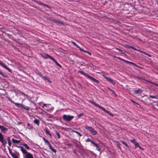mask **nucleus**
<instances>
[{
	"label": "nucleus",
	"mask_w": 158,
	"mask_h": 158,
	"mask_svg": "<svg viewBox=\"0 0 158 158\" xmlns=\"http://www.w3.org/2000/svg\"><path fill=\"white\" fill-rule=\"evenodd\" d=\"M78 73H80L84 76L85 77H87L88 79L93 82H96L97 84H99L100 83L99 81L98 80L92 77L89 75L87 73H85L83 71L79 70L78 71Z\"/></svg>",
	"instance_id": "nucleus-1"
},
{
	"label": "nucleus",
	"mask_w": 158,
	"mask_h": 158,
	"mask_svg": "<svg viewBox=\"0 0 158 158\" xmlns=\"http://www.w3.org/2000/svg\"><path fill=\"white\" fill-rule=\"evenodd\" d=\"M15 147L20 148L22 152L25 154V158H34L31 154L27 152L22 147L18 146H16Z\"/></svg>",
	"instance_id": "nucleus-2"
},
{
	"label": "nucleus",
	"mask_w": 158,
	"mask_h": 158,
	"mask_svg": "<svg viewBox=\"0 0 158 158\" xmlns=\"http://www.w3.org/2000/svg\"><path fill=\"white\" fill-rule=\"evenodd\" d=\"M91 103L94 105L95 106L97 107L99 109H102V110L106 113L108 114L111 117L114 116V115L112 114L109 111L106 110L105 108L102 107L99 104L96 103L95 102L93 101H90Z\"/></svg>",
	"instance_id": "nucleus-3"
},
{
	"label": "nucleus",
	"mask_w": 158,
	"mask_h": 158,
	"mask_svg": "<svg viewBox=\"0 0 158 158\" xmlns=\"http://www.w3.org/2000/svg\"><path fill=\"white\" fill-rule=\"evenodd\" d=\"M85 128L88 131H89L93 135H95L98 133L97 131L92 127L86 126Z\"/></svg>",
	"instance_id": "nucleus-4"
},
{
	"label": "nucleus",
	"mask_w": 158,
	"mask_h": 158,
	"mask_svg": "<svg viewBox=\"0 0 158 158\" xmlns=\"http://www.w3.org/2000/svg\"><path fill=\"white\" fill-rule=\"evenodd\" d=\"M62 118L64 121L69 122L71 121L73 118L74 116L64 114Z\"/></svg>",
	"instance_id": "nucleus-5"
},
{
	"label": "nucleus",
	"mask_w": 158,
	"mask_h": 158,
	"mask_svg": "<svg viewBox=\"0 0 158 158\" xmlns=\"http://www.w3.org/2000/svg\"><path fill=\"white\" fill-rule=\"evenodd\" d=\"M13 103L17 106H20V107L27 110H30V108L28 107H26L24 106L22 104H21L15 102H14Z\"/></svg>",
	"instance_id": "nucleus-6"
},
{
	"label": "nucleus",
	"mask_w": 158,
	"mask_h": 158,
	"mask_svg": "<svg viewBox=\"0 0 158 158\" xmlns=\"http://www.w3.org/2000/svg\"><path fill=\"white\" fill-rule=\"evenodd\" d=\"M104 77L105 79H106L109 82L111 83L113 85H114L115 84V81L112 80L111 78L107 77L105 76H104Z\"/></svg>",
	"instance_id": "nucleus-7"
},
{
	"label": "nucleus",
	"mask_w": 158,
	"mask_h": 158,
	"mask_svg": "<svg viewBox=\"0 0 158 158\" xmlns=\"http://www.w3.org/2000/svg\"><path fill=\"white\" fill-rule=\"evenodd\" d=\"M0 141L3 145H6L7 143L6 141L4 139L3 136L1 133H0Z\"/></svg>",
	"instance_id": "nucleus-8"
},
{
	"label": "nucleus",
	"mask_w": 158,
	"mask_h": 158,
	"mask_svg": "<svg viewBox=\"0 0 158 158\" xmlns=\"http://www.w3.org/2000/svg\"><path fill=\"white\" fill-rule=\"evenodd\" d=\"M0 65L6 69L9 72L12 73L11 71V69L8 68L6 65L4 64L3 63H2V61L0 60Z\"/></svg>",
	"instance_id": "nucleus-9"
},
{
	"label": "nucleus",
	"mask_w": 158,
	"mask_h": 158,
	"mask_svg": "<svg viewBox=\"0 0 158 158\" xmlns=\"http://www.w3.org/2000/svg\"><path fill=\"white\" fill-rule=\"evenodd\" d=\"M119 60L123 61H124V62H125V63H127V64H133L134 65H135V66L138 67V65L137 64H135L134 63H133L132 62L128 61V60H124L123 59H122L121 58H120V59Z\"/></svg>",
	"instance_id": "nucleus-10"
},
{
	"label": "nucleus",
	"mask_w": 158,
	"mask_h": 158,
	"mask_svg": "<svg viewBox=\"0 0 158 158\" xmlns=\"http://www.w3.org/2000/svg\"><path fill=\"white\" fill-rule=\"evenodd\" d=\"M51 21L55 23H57L58 24H60L61 25L63 24V23L61 22V21L58 20L57 19H52Z\"/></svg>",
	"instance_id": "nucleus-11"
},
{
	"label": "nucleus",
	"mask_w": 158,
	"mask_h": 158,
	"mask_svg": "<svg viewBox=\"0 0 158 158\" xmlns=\"http://www.w3.org/2000/svg\"><path fill=\"white\" fill-rule=\"evenodd\" d=\"M47 145L49 146L50 149L54 153H56V150L54 148H53L50 143L48 141V142L46 143Z\"/></svg>",
	"instance_id": "nucleus-12"
},
{
	"label": "nucleus",
	"mask_w": 158,
	"mask_h": 158,
	"mask_svg": "<svg viewBox=\"0 0 158 158\" xmlns=\"http://www.w3.org/2000/svg\"><path fill=\"white\" fill-rule=\"evenodd\" d=\"M47 145L49 146L50 149L54 153H56V150L54 148H53L50 143L48 141V142L46 143Z\"/></svg>",
	"instance_id": "nucleus-13"
},
{
	"label": "nucleus",
	"mask_w": 158,
	"mask_h": 158,
	"mask_svg": "<svg viewBox=\"0 0 158 158\" xmlns=\"http://www.w3.org/2000/svg\"><path fill=\"white\" fill-rule=\"evenodd\" d=\"M129 48H131L132 49H133L134 50H135V51H138V52H139L141 53H144L145 55H148L147 53L145 52L141 51L140 50H138V49H136L134 47H132V46H130Z\"/></svg>",
	"instance_id": "nucleus-14"
},
{
	"label": "nucleus",
	"mask_w": 158,
	"mask_h": 158,
	"mask_svg": "<svg viewBox=\"0 0 158 158\" xmlns=\"http://www.w3.org/2000/svg\"><path fill=\"white\" fill-rule=\"evenodd\" d=\"M142 91L143 90L142 89H139L137 90H135L134 91V93L136 94H141Z\"/></svg>",
	"instance_id": "nucleus-15"
},
{
	"label": "nucleus",
	"mask_w": 158,
	"mask_h": 158,
	"mask_svg": "<svg viewBox=\"0 0 158 158\" xmlns=\"http://www.w3.org/2000/svg\"><path fill=\"white\" fill-rule=\"evenodd\" d=\"M42 57L43 58H44V59H47L48 58H50L52 60L53 59L52 57V56H50L48 54H45L44 55V56H43Z\"/></svg>",
	"instance_id": "nucleus-16"
},
{
	"label": "nucleus",
	"mask_w": 158,
	"mask_h": 158,
	"mask_svg": "<svg viewBox=\"0 0 158 158\" xmlns=\"http://www.w3.org/2000/svg\"><path fill=\"white\" fill-rule=\"evenodd\" d=\"M44 131L46 134H48L49 136H50L51 137H52V134L49 132V130L47 128H45V129H44Z\"/></svg>",
	"instance_id": "nucleus-17"
},
{
	"label": "nucleus",
	"mask_w": 158,
	"mask_h": 158,
	"mask_svg": "<svg viewBox=\"0 0 158 158\" xmlns=\"http://www.w3.org/2000/svg\"><path fill=\"white\" fill-rule=\"evenodd\" d=\"M0 128L1 130V131H2L3 132V133H5L6 132V131L8 129L5 127H3L2 126H1V127H0Z\"/></svg>",
	"instance_id": "nucleus-18"
},
{
	"label": "nucleus",
	"mask_w": 158,
	"mask_h": 158,
	"mask_svg": "<svg viewBox=\"0 0 158 158\" xmlns=\"http://www.w3.org/2000/svg\"><path fill=\"white\" fill-rule=\"evenodd\" d=\"M12 141L13 143H19L20 142V140H17L14 138L12 139Z\"/></svg>",
	"instance_id": "nucleus-19"
},
{
	"label": "nucleus",
	"mask_w": 158,
	"mask_h": 158,
	"mask_svg": "<svg viewBox=\"0 0 158 158\" xmlns=\"http://www.w3.org/2000/svg\"><path fill=\"white\" fill-rule=\"evenodd\" d=\"M93 145L96 147V149L97 150L100 151L101 149L99 146H98V144L96 143H93Z\"/></svg>",
	"instance_id": "nucleus-20"
},
{
	"label": "nucleus",
	"mask_w": 158,
	"mask_h": 158,
	"mask_svg": "<svg viewBox=\"0 0 158 158\" xmlns=\"http://www.w3.org/2000/svg\"><path fill=\"white\" fill-rule=\"evenodd\" d=\"M52 60H53L56 64L58 66H59L60 68H61V65L59 63H58L56 61V60L54 58H53V59Z\"/></svg>",
	"instance_id": "nucleus-21"
},
{
	"label": "nucleus",
	"mask_w": 158,
	"mask_h": 158,
	"mask_svg": "<svg viewBox=\"0 0 158 158\" xmlns=\"http://www.w3.org/2000/svg\"><path fill=\"white\" fill-rule=\"evenodd\" d=\"M38 4L39 5H42V6H45L48 8H49V6L47 5V4H44L42 2H38Z\"/></svg>",
	"instance_id": "nucleus-22"
},
{
	"label": "nucleus",
	"mask_w": 158,
	"mask_h": 158,
	"mask_svg": "<svg viewBox=\"0 0 158 158\" xmlns=\"http://www.w3.org/2000/svg\"><path fill=\"white\" fill-rule=\"evenodd\" d=\"M34 123L37 125V126H39L40 125V121L38 119H35L34 120Z\"/></svg>",
	"instance_id": "nucleus-23"
},
{
	"label": "nucleus",
	"mask_w": 158,
	"mask_h": 158,
	"mask_svg": "<svg viewBox=\"0 0 158 158\" xmlns=\"http://www.w3.org/2000/svg\"><path fill=\"white\" fill-rule=\"evenodd\" d=\"M22 145L25 147V148L28 149V150H30V147L28 146V145L26 144V143H24L22 144Z\"/></svg>",
	"instance_id": "nucleus-24"
},
{
	"label": "nucleus",
	"mask_w": 158,
	"mask_h": 158,
	"mask_svg": "<svg viewBox=\"0 0 158 158\" xmlns=\"http://www.w3.org/2000/svg\"><path fill=\"white\" fill-rule=\"evenodd\" d=\"M0 74L2 75L3 77L5 78H7L8 77V76L5 73H4L0 71Z\"/></svg>",
	"instance_id": "nucleus-25"
},
{
	"label": "nucleus",
	"mask_w": 158,
	"mask_h": 158,
	"mask_svg": "<svg viewBox=\"0 0 158 158\" xmlns=\"http://www.w3.org/2000/svg\"><path fill=\"white\" fill-rule=\"evenodd\" d=\"M72 132H74V133L77 134H78L79 135V137H81L82 136V135L79 132L76 131L72 130Z\"/></svg>",
	"instance_id": "nucleus-26"
},
{
	"label": "nucleus",
	"mask_w": 158,
	"mask_h": 158,
	"mask_svg": "<svg viewBox=\"0 0 158 158\" xmlns=\"http://www.w3.org/2000/svg\"><path fill=\"white\" fill-rule=\"evenodd\" d=\"M71 43L72 44H73L74 46H75L77 48H79L80 47L75 42L72 41Z\"/></svg>",
	"instance_id": "nucleus-27"
},
{
	"label": "nucleus",
	"mask_w": 158,
	"mask_h": 158,
	"mask_svg": "<svg viewBox=\"0 0 158 158\" xmlns=\"http://www.w3.org/2000/svg\"><path fill=\"white\" fill-rule=\"evenodd\" d=\"M116 143H117V146L118 147L120 150H121V147H120V143H119V142L118 141H117L116 142Z\"/></svg>",
	"instance_id": "nucleus-28"
},
{
	"label": "nucleus",
	"mask_w": 158,
	"mask_h": 158,
	"mask_svg": "<svg viewBox=\"0 0 158 158\" xmlns=\"http://www.w3.org/2000/svg\"><path fill=\"white\" fill-rule=\"evenodd\" d=\"M86 142H91V143L92 144H94V143H95L94 142V141H92L89 138H88L86 139Z\"/></svg>",
	"instance_id": "nucleus-29"
},
{
	"label": "nucleus",
	"mask_w": 158,
	"mask_h": 158,
	"mask_svg": "<svg viewBox=\"0 0 158 158\" xmlns=\"http://www.w3.org/2000/svg\"><path fill=\"white\" fill-rule=\"evenodd\" d=\"M36 73L41 77H43V75L40 72L38 71L36 72Z\"/></svg>",
	"instance_id": "nucleus-30"
},
{
	"label": "nucleus",
	"mask_w": 158,
	"mask_h": 158,
	"mask_svg": "<svg viewBox=\"0 0 158 158\" xmlns=\"http://www.w3.org/2000/svg\"><path fill=\"white\" fill-rule=\"evenodd\" d=\"M130 141L131 143H133L134 145L137 142L136 141L135 139H131Z\"/></svg>",
	"instance_id": "nucleus-31"
},
{
	"label": "nucleus",
	"mask_w": 158,
	"mask_h": 158,
	"mask_svg": "<svg viewBox=\"0 0 158 158\" xmlns=\"http://www.w3.org/2000/svg\"><path fill=\"white\" fill-rule=\"evenodd\" d=\"M55 133L57 136L58 139H60V134L59 133L57 132V131H56L55 132Z\"/></svg>",
	"instance_id": "nucleus-32"
},
{
	"label": "nucleus",
	"mask_w": 158,
	"mask_h": 158,
	"mask_svg": "<svg viewBox=\"0 0 158 158\" xmlns=\"http://www.w3.org/2000/svg\"><path fill=\"white\" fill-rule=\"evenodd\" d=\"M79 49L80 51L83 52H84L87 53V51H86L83 49L81 48L80 47L79 48Z\"/></svg>",
	"instance_id": "nucleus-33"
},
{
	"label": "nucleus",
	"mask_w": 158,
	"mask_h": 158,
	"mask_svg": "<svg viewBox=\"0 0 158 158\" xmlns=\"http://www.w3.org/2000/svg\"><path fill=\"white\" fill-rule=\"evenodd\" d=\"M121 142H122V143L124 145L127 147H128V146H129L127 144V143L124 141H122Z\"/></svg>",
	"instance_id": "nucleus-34"
},
{
	"label": "nucleus",
	"mask_w": 158,
	"mask_h": 158,
	"mask_svg": "<svg viewBox=\"0 0 158 158\" xmlns=\"http://www.w3.org/2000/svg\"><path fill=\"white\" fill-rule=\"evenodd\" d=\"M8 150L9 151V152L10 153L11 155L12 156V155H14V154L12 152L11 150V149H10V148H8Z\"/></svg>",
	"instance_id": "nucleus-35"
},
{
	"label": "nucleus",
	"mask_w": 158,
	"mask_h": 158,
	"mask_svg": "<svg viewBox=\"0 0 158 158\" xmlns=\"http://www.w3.org/2000/svg\"><path fill=\"white\" fill-rule=\"evenodd\" d=\"M83 115V113H81L79 114H78L77 115V117L78 118H80L81 116Z\"/></svg>",
	"instance_id": "nucleus-36"
},
{
	"label": "nucleus",
	"mask_w": 158,
	"mask_h": 158,
	"mask_svg": "<svg viewBox=\"0 0 158 158\" xmlns=\"http://www.w3.org/2000/svg\"><path fill=\"white\" fill-rule=\"evenodd\" d=\"M41 77L45 80H48V78L46 77H44L43 76V77Z\"/></svg>",
	"instance_id": "nucleus-37"
},
{
	"label": "nucleus",
	"mask_w": 158,
	"mask_h": 158,
	"mask_svg": "<svg viewBox=\"0 0 158 158\" xmlns=\"http://www.w3.org/2000/svg\"><path fill=\"white\" fill-rule=\"evenodd\" d=\"M134 145L135 146V148H136L137 147H139V144L138 143L136 142Z\"/></svg>",
	"instance_id": "nucleus-38"
},
{
	"label": "nucleus",
	"mask_w": 158,
	"mask_h": 158,
	"mask_svg": "<svg viewBox=\"0 0 158 158\" xmlns=\"http://www.w3.org/2000/svg\"><path fill=\"white\" fill-rule=\"evenodd\" d=\"M151 83L152 84L156 85V86L158 87V84L155 83V82H151Z\"/></svg>",
	"instance_id": "nucleus-39"
},
{
	"label": "nucleus",
	"mask_w": 158,
	"mask_h": 158,
	"mask_svg": "<svg viewBox=\"0 0 158 158\" xmlns=\"http://www.w3.org/2000/svg\"><path fill=\"white\" fill-rule=\"evenodd\" d=\"M107 89H108L110 91H111V92H112V93H114V91L112 89H111V88H110L109 87H108L107 88Z\"/></svg>",
	"instance_id": "nucleus-40"
},
{
	"label": "nucleus",
	"mask_w": 158,
	"mask_h": 158,
	"mask_svg": "<svg viewBox=\"0 0 158 158\" xmlns=\"http://www.w3.org/2000/svg\"><path fill=\"white\" fill-rule=\"evenodd\" d=\"M43 139L44 141V142L46 143L48 142V141L44 137L43 138Z\"/></svg>",
	"instance_id": "nucleus-41"
},
{
	"label": "nucleus",
	"mask_w": 158,
	"mask_h": 158,
	"mask_svg": "<svg viewBox=\"0 0 158 158\" xmlns=\"http://www.w3.org/2000/svg\"><path fill=\"white\" fill-rule=\"evenodd\" d=\"M12 157L14 158H19L18 156L16 154H14V155H12Z\"/></svg>",
	"instance_id": "nucleus-42"
},
{
	"label": "nucleus",
	"mask_w": 158,
	"mask_h": 158,
	"mask_svg": "<svg viewBox=\"0 0 158 158\" xmlns=\"http://www.w3.org/2000/svg\"><path fill=\"white\" fill-rule=\"evenodd\" d=\"M149 98H155V96H152V95H150L149 96Z\"/></svg>",
	"instance_id": "nucleus-43"
},
{
	"label": "nucleus",
	"mask_w": 158,
	"mask_h": 158,
	"mask_svg": "<svg viewBox=\"0 0 158 158\" xmlns=\"http://www.w3.org/2000/svg\"><path fill=\"white\" fill-rule=\"evenodd\" d=\"M8 145H9V146L10 147L11 146V141L8 142Z\"/></svg>",
	"instance_id": "nucleus-44"
},
{
	"label": "nucleus",
	"mask_w": 158,
	"mask_h": 158,
	"mask_svg": "<svg viewBox=\"0 0 158 158\" xmlns=\"http://www.w3.org/2000/svg\"><path fill=\"white\" fill-rule=\"evenodd\" d=\"M139 148L142 150H143L144 149V148H143L142 147H141L140 146H139L138 147Z\"/></svg>",
	"instance_id": "nucleus-45"
},
{
	"label": "nucleus",
	"mask_w": 158,
	"mask_h": 158,
	"mask_svg": "<svg viewBox=\"0 0 158 158\" xmlns=\"http://www.w3.org/2000/svg\"><path fill=\"white\" fill-rule=\"evenodd\" d=\"M7 142L10 141V137H8L7 138Z\"/></svg>",
	"instance_id": "nucleus-46"
},
{
	"label": "nucleus",
	"mask_w": 158,
	"mask_h": 158,
	"mask_svg": "<svg viewBox=\"0 0 158 158\" xmlns=\"http://www.w3.org/2000/svg\"><path fill=\"white\" fill-rule=\"evenodd\" d=\"M131 101H132V102L134 103V104H138L137 103H136V102H135V101H134L133 100H131Z\"/></svg>",
	"instance_id": "nucleus-47"
},
{
	"label": "nucleus",
	"mask_w": 158,
	"mask_h": 158,
	"mask_svg": "<svg viewBox=\"0 0 158 158\" xmlns=\"http://www.w3.org/2000/svg\"><path fill=\"white\" fill-rule=\"evenodd\" d=\"M86 53H87L90 56L91 55V53L90 52H88V51H87V52Z\"/></svg>",
	"instance_id": "nucleus-48"
},
{
	"label": "nucleus",
	"mask_w": 158,
	"mask_h": 158,
	"mask_svg": "<svg viewBox=\"0 0 158 158\" xmlns=\"http://www.w3.org/2000/svg\"><path fill=\"white\" fill-rule=\"evenodd\" d=\"M155 96V97L154 98L158 99V96Z\"/></svg>",
	"instance_id": "nucleus-49"
},
{
	"label": "nucleus",
	"mask_w": 158,
	"mask_h": 158,
	"mask_svg": "<svg viewBox=\"0 0 158 158\" xmlns=\"http://www.w3.org/2000/svg\"><path fill=\"white\" fill-rule=\"evenodd\" d=\"M115 58H117L118 59H119V60L120 59V57H119L115 56Z\"/></svg>",
	"instance_id": "nucleus-50"
},
{
	"label": "nucleus",
	"mask_w": 158,
	"mask_h": 158,
	"mask_svg": "<svg viewBox=\"0 0 158 158\" xmlns=\"http://www.w3.org/2000/svg\"><path fill=\"white\" fill-rule=\"evenodd\" d=\"M47 81H48L49 82L51 83V81L48 78V80H47Z\"/></svg>",
	"instance_id": "nucleus-51"
},
{
	"label": "nucleus",
	"mask_w": 158,
	"mask_h": 158,
	"mask_svg": "<svg viewBox=\"0 0 158 158\" xmlns=\"http://www.w3.org/2000/svg\"><path fill=\"white\" fill-rule=\"evenodd\" d=\"M138 77V78L139 79H141L142 78H141L140 77Z\"/></svg>",
	"instance_id": "nucleus-52"
},
{
	"label": "nucleus",
	"mask_w": 158,
	"mask_h": 158,
	"mask_svg": "<svg viewBox=\"0 0 158 158\" xmlns=\"http://www.w3.org/2000/svg\"><path fill=\"white\" fill-rule=\"evenodd\" d=\"M46 106V104H43V107H44V106Z\"/></svg>",
	"instance_id": "nucleus-53"
},
{
	"label": "nucleus",
	"mask_w": 158,
	"mask_h": 158,
	"mask_svg": "<svg viewBox=\"0 0 158 158\" xmlns=\"http://www.w3.org/2000/svg\"><path fill=\"white\" fill-rule=\"evenodd\" d=\"M156 106H157V107H158V104H156Z\"/></svg>",
	"instance_id": "nucleus-54"
},
{
	"label": "nucleus",
	"mask_w": 158,
	"mask_h": 158,
	"mask_svg": "<svg viewBox=\"0 0 158 158\" xmlns=\"http://www.w3.org/2000/svg\"><path fill=\"white\" fill-rule=\"evenodd\" d=\"M29 124V123H28L27 125H28Z\"/></svg>",
	"instance_id": "nucleus-55"
},
{
	"label": "nucleus",
	"mask_w": 158,
	"mask_h": 158,
	"mask_svg": "<svg viewBox=\"0 0 158 158\" xmlns=\"http://www.w3.org/2000/svg\"><path fill=\"white\" fill-rule=\"evenodd\" d=\"M1 125H0V127H1Z\"/></svg>",
	"instance_id": "nucleus-56"
}]
</instances>
